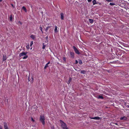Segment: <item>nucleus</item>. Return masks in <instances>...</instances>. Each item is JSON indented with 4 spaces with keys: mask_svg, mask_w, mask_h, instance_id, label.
I'll use <instances>...</instances> for the list:
<instances>
[{
    "mask_svg": "<svg viewBox=\"0 0 129 129\" xmlns=\"http://www.w3.org/2000/svg\"><path fill=\"white\" fill-rule=\"evenodd\" d=\"M127 119L126 118V117H125V116L121 117L120 118V119L121 120H125L126 119Z\"/></svg>",
    "mask_w": 129,
    "mask_h": 129,
    "instance_id": "obj_10",
    "label": "nucleus"
},
{
    "mask_svg": "<svg viewBox=\"0 0 129 129\" xmlns=\"http://www.w3.org/2000/svg\"><path fill=\"white\" fill-rule=\"evenodd\" d=\"M50 61H49V62H48L46 64H47L48 65V64H50Z\"/></svg>",
    "mask_w": 129,
    "mask_h": 129,
    "instance_id": "obj_38",
    "label": "nucleus"
},
{
    "mask_svg": "<svg viewBox=\"0 0 129 129\" xmlns=\"http://www.w3.org/2000/svg\"><path fill=\"white\" fill-rule=\"evenodd\" d=\"M90 23H92L93 22V20L92 19H89L88 20Z\"/></svg>",
    "mask_w": 129,
    "mask_h": 129,
    "instance_id": "obj_14",
    "label": "nucleus"
},
{
    "mask_svg": "<svg viewBox=\"0 0 129 129\" xmlns=\"http://www.w3.org/2000/svg\"><path fill=\"white\" fill-rule=\"evenodd\" d=\"M57 28V26H55L54 29V31L55 33L57 32L58 31Z\"/></svg>",
    "mask_w": 129,
    "mask_h": 129,
    "instance_id": "obj_13",
    "label": "nucleus"
},
{
    "mask_svg": "<svg viewBox=\"0 0 129 129\" xmlns=\"http://www.w3.org/2000/svg\"><path fill=\"white\" fill-rule=\"evenodd\" d=\"M30 78V76H29L28 77V81H30V80H29Z\"/></svg>",
    "mask_w": 129,
    "mask_h": 129,
    "instance_id": "obj_35",
    "label": "nucleus"
},
{
    "mask_svg": "<svg viewBox=\"0 0 129 129\" xmlns=\"http://www.w3.org/2000/svg\"><path fill=\"white\" fill-rule=\"evenodd\" d=\"M7 58L6 55H3V61H5L6 59Z\"/></svg>",
    "mask_w": 129,
    "mask_h": 129,
    "instance_id": "obj_11",
    "label": "nucleus"
},
{
    "mask_svg": "<svg viewBox=\"0 0 129 129\" xmlns=\"http://www.w3.org/2000/svg\"><path fill=\"white\" fill-rule=\"evenodd\" d=\"M27 53V52H21V53H20L19 54V56L20 57H21L22 56H25V55H26Z\"/></svg>",
    "mask_w": 129,
    "mask_h": 129,
    "instance_id": "obj_4",
    "label": "nucleus"
},
{
    "mask_svg": "<svg viewBox=\"0 0 129 129\" xmlns=\"http://www.w3.org/2000/svg\"><path fill=\"white\" fill-rule=\"evenodd\" d=\"M17 24L18 25H21L22 24V23L20 21H18L17 23Z\"/></svg>",
    "mask_w": 129,
    "mask_h": 129,
    "instance_id": "obj_20",
    "label": "nucleus"
},
{
    "mask_svg": "<svg viewBox=\"0 0 129 129\" xmlns=\"http://www.w3.org/2000/svg\"><path fill=\"white\" fill-rule=\"evenodd\" d=\"M46 46V45L44 44V43H43V44L42 49H45Z\"/></svg>",
    "mask_w": 129,
    "mask_h": 129,
    "instance_id": "obj_21",
    "label": "nucleus"
},
{
    "mask_svg": "<svg viewBox=\"0 0 129 129\" xmlns=\"http://www.w3.org/2000/svg\"><path fill=\"white\" fill-rule=\"evenodd\" d=\"M70 57L72 58H73L74 55V53L73 52H70Z\"/></svg>",
    "mask_w": 129,
    "mask_h": 129,
    "instance_id": "obj_7",
    "label": "nucleus"
},
{
    "mask_svg": "<svg viewBox=\"0 0 129 129\" xmlns=\"http://www.w3.org/2000/svg\"><path fill=\"white\" fill-rule=\"evenodd\" d=\"M8 99H7V102H8Z\"/></svg>",
    "mask_w": 129,
    "mask_h": 129,
    "instance_id": "obj_44",
    "label": "nucleus"
},
{
    "mask_svg": "<svg viewBox=\"0 0 129 129\" xmlns=\"http://www.w3.org/2000/svg\"><path fill=\"white\" fill-rule=\"evenodd\" d=\"M50 27H51V26H48V27H47L46 28V30H48V29L49 28H50Z\"/></svg>",
    "mask_w": 129,
    "mask_h": 129,
    "instance_id": "obj_30",
    "label": "nucleus"
},
{
    "mask_svg": "<svg viewBox=\"0 0 129 129\" xmlns=\"http://www.w3.org/2000/svg\"><path fill=\"white\" fill-rule=\"evenodd\" d=\"M31 120L33 122H35V120L32 117H31Z\"/></svg>",
    "mask_w": 129,
    "mask_h": 129,
    "instance_id": "obj_27",
    "label": "nucleus"
},
{
    "mask_svg": "<svg viewBox=\"0 0 129 129\" xmlns=\"http://www.w3.org/2000/svg\"><path fill=\"white\" fill-rule=\"evenodd\" d=\"M73 48L75 52V53L78 54H80V53L78 51V50L76 48V47H75V46H73Z\"/></svg>",
    "mask_w": 129,
    "mask_h": 129,
    "instance_id": "obj_3",
    "label": "nucleus"
},
{
    "mask_svg": "<svg viewBox=\"0 0 129 129\" xmlns=\"http://www.w3.org/2000/svg\"><path fill=\"white\" fill-rule=\"evenodd\" d=\"M40 30H41L42 31V28L41 27H40Z\"/></svg>",
    "mask_w": 129,
    "mask_h": 129,
    "instance_id": "obj_33",
    "label": "nucleus"
},
{
    "mask_svg": "<svg viewBox=\"0 0 129 129\" xmlns=\"http://www.w3.org/2000/svg\"><path fill=\"white\" fill-rule=\"evenodd\" d=\"M78 62V61L77 60H76L75 61V63L77 64Z\"/></svg>",
    "mask_w": 129,
    "mask_h": 129,
    "instance_id": "obj_34",
    "label": "nucleus"
},
{
    "mask_svg": "<svg viewBox=\"0 0 129 129\" xmlns=\"http://www.w3.org/2000/svg\"><path fill=\"white\" fill-rule=\"evenodd\" d=\"M63 60H64V61L65 62L66 61V58L65 57H63Z\"/></svg>",
    "mask_w": 129,
    "mask_h": 129,
    "instance_id": "obj_26",
    "label": "nucleus"
},
{
    "mask_svg": "<svg viewBox=\"0 0 129 129\" xmlns=\"http://www.w3.org/2000/svg\"><path fill=\"white\" fill-rule=\"evenodd\" d=\"M61 15V18L62 20H63L64 19V16H63V14L61 13L60 14Z\"/></svg>",
    "mask_w": 129,
    "mask_h": 129,
    "instance_id": "obj_9",
    "label": "nucleus"
},
{
    "mask_svg": "<svg viewBox=\"0 0 129 129\" xmlns=\"http://www.w3.org/2000/svg\"><path fill=\"white\" fill-rule=\"evenodd\" d=\"M89 118L92 119H93L95 120H99L100 119V118L98 117H90Z\"/></svg>",
    "mask_w": 129,
    "mask_h": 129,
    "instance_id": "obj_6",
    "label": "nucleus"
},
{
    "mask_svg": "<svg viewBox=\"0 0 129 129\" xmlns=\"http://www.w3.org/2000/svg\"><path fill=\"white\" fill-rule=\"evenodd\" d=\"M110 5H115V4L114 3H110Z\"/></svg>",
    "mask_w": 129,
    "mask_h": 129,
    "instance_id": "obj_25",
    "label": "nucleus"
},
{
    "mask_svg": "<svg viewBox=\"0 0 129 129\" xmlns=\"http://www.w3.org/2000/svg\"><path fill=\"white\" fill-rule=\"evenodd\" d=\"M115 124L116 125H117V123H115Z\"/></svg>",
    "mask_w": 129,
    "mask_h": 129,
    "instance_id": "obj_40",
    "label": "nucleus"
},
{
    "mask_svg": "<svg viewBox=\"0 0 129 129\" xmlns=\"http://www.w3.org/2000/svg\"><path fill=\"white\" fill-rule=\"evenodd\" d=\"M78 61L79 63L80 64H81L82 63V62L81 60H79Z\"/></svg>",
    "mask_w": 129,
    "mask_h": 129,
    "instance_id": "obj_18",
    "label": "nucleus"
},
{
    "mask_svg": "<svg viewBox=\"0 0 129 129\" xmlns=\"http://www.w3.org/2000/svg\"><path fill=\"white\" fill-rule=\"evenodd\" d=\"M92 0H87V1L88 2H90Z\"/></svg>",
    "mask_w": 129,
    "mask_h": 129,
    "instance_id": "obj_36",
    "label": "nucleus"
},
{
    "mask_svg": "<svg viewBox=\"0 0 129 129\" xmlns=\"http://www.w3.org/2000/svg\"><path fill=\"white\" fill-rule=\"evenodd\" d=\"M0 129H3V128L1 126H0Z\"/></svg>",
    "mask_w": 129,
    "mask_h": 129,
    "instance_id": "obj_39",
    "label": "nucleus"
},
{
    "mask_svg": "<svg viewBox=\"0 0 129 129\" xmlns=\"http://www.w3.org/2000/svg\"><path fill=\"white\" fill-rule=\"evenodd\" d=\"M22 9L23 10L26 12H27V10L25 7L23 6L22 7Z\"/></svg>",
    "mask_w": 129,
    "mask_h": 129,
    "instance_id": "obj_17",
    "label": "nucleus"
},
{
    "mask_svg": "<svg viewBox=\"0 0 129 129\" xmlns=\"http://www.w3.org/2000/svg\"><path fill=\"white\" fill-rule=\"evenodd\" d=\"M26 48L27 49H29V45H27L26 46Z\"/></svg>",
    "mask_w": 129,
    "mask_h": 129,
    "instance_id": "obj_29",
    "label": "nucleus"
},
{
    "mask_svg": "<svg viewBox=\"0 0 129 129\" xmlns=\"http://www.w3.org/2000/svg\"><path fill=\"white\" fill-rule=\"evenodd\" d=\"M30 37L33 40H34L36 38V37L35 35H32L30 36Z\"/></svg>",
    "mask_w": 129,
    "mask_h": 129,
    "instance_id": "obj_8",
    "label": "nucleus"
},
{
    "mask_svg": "<svg viewBox=\"0 0 129 129\" xmlns=\"http://www.w3.org/2000/svg\"><path fill=\"white\" fill-rule=\"evenodd\" d=\"M92 2L93 3V5H95L97 4L96 0H93Z\"/></svg>",
    "mask_w": 129,
    "mask_h": 129,
    "instance_id": "obj_15",
    "label": "nucleus"
},
{
    "mask_svg": "<svg viewBox=\"0 0 129 129\" xmlns=\"http://www.w3.org/2000/svg\"><path fill=\"white\" fill-rule=\"evenodd\" d=\"M81 73L83 74H85L86 73V71L84 70H82L81 71Z\"/></svg>",
    "mask_w": 129,
    "mask_h": 129,
    "instance_id": "obj_19",
    "label": "nucleus"
},
{
    "mask_svg": "<svg viewBox=\"0 0 129 129\" xmlns=\"http://www.w3.org/2000/svg\"><path fill=\"white\" fill-rule=\"evenodd\" d=\"M72 79L71 78H69V79L68 80V81L67 82V83L68 84H69L70 83V82L72 81Z\"/></svg>",
    "mask_w": 129,
    "mask_h": 129,
    "instance_id": "obj_12",
    "label": "nucleus"
},
{
    "mask_svg": "<svg viewBox=\"0 0 129 129\" xmlns=\"http://www.w3.org/2000/svg\"><path fill=\"white\" fill-rule=\"evenodd\" d=\"M12 6L13 7V8H14V5H13L12 4H11Z\"/></svg>",
    "mask_w": 129,
    "mask_h": 129,
    "instance_id": "obj_37",
    "label": "nucleus"
},
{
    "mask_svg": "<svg viewBox=\"0 0 129 129\" xmlns=\"http://www.w3.org/2000/svg\"><path fill=\"white\" fill-rule=\"evenodd\" d=\"M4 128L5 129H9L8 127V126L7 123L5 122H4Z\"/></svg>",
    "mask_w": 129,
    "mask_h": 129,
    "instance_id": "obj_5",
    "label": "nucleus"
},
{
    "mask_svg": "<svg viewBox=\"0 0 129 129\" xmlns=\"http://www.w3.org/2000/svg\"><path fill=\"white\" fill-rule=\"evenodd\" d=\"M48 67V65L46 64L44 67V69H45L47 67Z\"/></svg>",
    "mask_w": 129,
    "mask_h": 129,
    "instance_id": "obj_23",
    "label": "nucleus"
},
{
    "mask_svg": "<svg viewBox=\"0 0 129 129\" xmlns=\"http://www.w3.org/2000/svg\"><path fill=\"white\" fill-rule=\"evenodd\" d=\"M44 120V116L43 115L41 116L40 118V120L43 125H44L45 124Z\"/></svg>",
    "mask_w": 129,
    "mask_h": 129,
    "instance_id": "obj_2",
    "label": "nucleus"
},
{
    "mask_svg": "<svg viewBox=\"0 0 129 129\" xmlns=\"http://www.w3.org/2000/svg\"><path fill=\"white\" fill-rule=\"evenodd\" d=\"M28 57V56L26 55H25L23 57V59H26Z\"/></svg>",
    "mask_w": 129,
    "mask_h": 129,
    "instance_id": "obj_22",
    "label": "nucleus"
},
{
    "mask_svg": "<svg viewBox=\"0 0 129 129\" xmlns=\"http://www.w3.org/2000/svg\"><path fill=\"white\" fill-rule=\"evenodd\" d=\"M108 2H111L113 0H106Z\"/></svg>",
    "mask_w": 129,
    "mask_h": 129,
    "instance_id": "obj_31",
    "label": "nucleus"
},
{
    "mask_svg": "<svg viewBox=\"0 0 129 129\" xmlns=\"http://www.w3.org/2000/svg\"><path fill=\"white\" fill-rule=\"evenodd\" d=\"M98 98L100 99H103V97L101 96H99L98 97Z\"/></svg>",
    "mask_w": 129,
    "mask_h": 129,
    "instance_id": "obj_28",
    "label": "nucleus"
},
{
    "mask_svg": "<svg viewBox=\"0 0 129 129\" xmlns=\"http://www.w3.org/2000/svg\"><path fill=\"white\" fill-rule=\"evenodd\" d=\"M36 107L37 108V106H36Z\"/></svg>",
    "mask_w": 129,
    "mask_h": 129,
    "instance_id": "obj_45",
    "label": "nucleus"
},
{
    "mask_svg": "<svg viewBox=\"0 0 129 129\" xmlns=\"http://www.w3.org/2000/svg\"><path fill=\"white\" fill-rule=\"evenodd\" d=\"M46 38H48L47 37H46Z\"/></svg>",
    "mask_w": 129,
    "mask_h": 129,
    "instance_id": "obj_43",
    "label": "nucleus"
},
{
    "mask_svg": "<svg viewBox=\"0 0 129 129\" xmlns=\"http://www.w3.org/2000/svg\"><path fill=\"white\" fill-rule=\"evenodd\" d=\"M31 79H32V80H31V83H33V82L34 81V79L33 78V77L31 78Z\"/></svg>",
    "mask_w": 129,
    "mask_h": 129,
    "instance_id": "obj_32",
    "label": "nucleus"
},
{
    "mask_svg": "<svg viewBox=\"0 0 129 129\" xmlns=\"http://www.w3.org/2000/svg\"><path fill=\"white\" fill-rule=\"evenodd\" d=\"M33 41L31 42L30 44V46L31 47V46L32 45H33Z\"/></svg>",
    "mask_w": 129,
    "mask_h": 129,
    "instance_id": "obj_24",
    "label": "nucleus"
},
{
    "mask_svg": "<svg viewBox=\"0 0 129 129\" xmlns=\"http://www.w3.org/2000/svg\"><path fill=\"white\" fill-rule=\"evenodd\" d=\"M10 20V21H12V15H11L9 17Z\"/></svg>",
    "mask_w": 129,
    "mask_h": 129,
    "instance_id": "obj_16",
    "label": "nucleus"
},
{
    "mask_svg": "<svg viewBox=\"0 0 129 129\" xmlns=\"http://www.w3.org/2000/svg\"><path fill=\"white\" fill-rule=\"evenodd\" d=\"M60 122L61 124V126L63 129H69L67 126L66 123L61 120H60Z\"/></svg>",
    "mask_w": 129,
    "mask_h": 129,
    "instance_id": "obj_1",
    "label": "nucleus"
},
{
    "mask_svg": "<svg viewBox=\"0 0 129 129\" xmlns=\"http://www.w3.org/2000/svg\"><path fill=\"white\" fill-rule=\"evenodd\" d=\"M52 129H54V127H53L52 128Z\"/></svg>",
    "mask_w": 129,
    "mask_h": 129,
    "instance_id": "obj_41",
    "label": "nucleus"
},
{
    "mask_svg": "<svg viewBox=\"0 0 129 129\" xmlns=\"http://www.w3.org/2000/svg\"><path fill=\"white\" fill-rule=\"evenodd\" d=\"M127 106L129 108V105H128Z\"/></svg>",
    "mask_w": 129,
    "mask_h": 129,
    "instance_id": "obj_42",
    "label": "nucleus"
}]
</instances>
